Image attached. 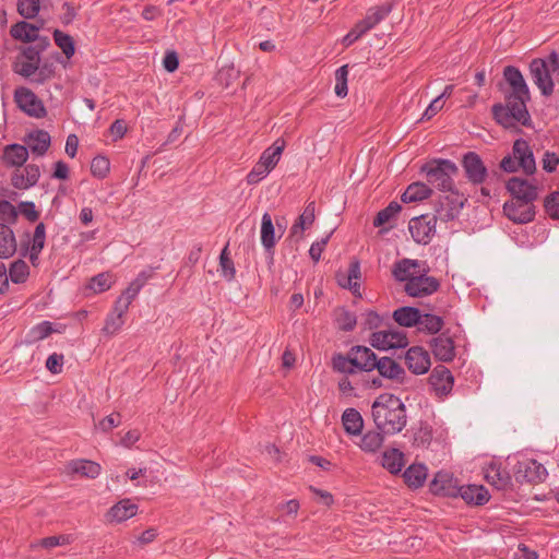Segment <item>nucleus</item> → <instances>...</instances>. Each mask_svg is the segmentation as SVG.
Segmentation results:
<instances>
[{
    "label": "nucleus",
    "mask_w": 559,
    "mask_h": 559,
    "mask_svg": "<svg viewBox=\"0 0 559 559\" xmlns=\"http://www.w3.org/2000/svg\"><path fill=\"white\" fill-rule=\"evenodd\" d=\"M503 78L510 86L506 93V104L492 106V115L498 123L504 128L514 127L516 123L530 126L531 116L526 104L531 99L528 86L521 71L513 66L503 69Z\"/></svg>",
    "instance_id": "obj_1"
},
{
    "label": "nucleus",
    "mask_w": 559,
    "mask_h": 559,
    "mask_svg": "<svg viewBox=\"0 0 559 559\" xmlns=\"http://www.w3.org/2000/svg\"><path fill=\"white\" fill-rule=\"evenodd\" d=\"M371 416L378 430L385 435L401 432L407 423L406 407L399 396L379 395L371 406Z\"/></svg>",
    "instance_id": "obj_2"
},
{
    "label": "nucleus",
    "mask_w": 559,
    "mask_h": 559,
    "mask_svg": "<svg viewBox=\"0 0 559 559\" xmlns=\"http://www.w3.org/2000/svg\"><path fill=\"white\" fill-rule=\"evenodd\" d=\"M377 355L366 346H353L347 354L335 353L332 356V369L344 376L369 374L377 366Z\"/></svg>",
    "instance_id": "obj_3"
},
{
    "label": "nucleus",
    "mask_w": 559,
    "mask_h": 559,
    "mask_svg": "<svg viewBox=\"0 0 559 559\" xmlns=\"http://www.w3.org/2000/svg\"><path fill=\"white\" fill-rule=\"evenodd\" d=\"M420 174H424L429 185L444 192L452 189L454 177L459 174V167L450 159L433 158L420 167Z\"/></svg>",
    "instance_id": "obj_4"
},
{
    "label": "nucleus",
    "mask_w": 559,
    "mask_h": 559,
    "mask_svg": "<svg viewBox=\"0 0 559 559\" xmlns=\"http://www.w3.org/2000/svg\"><path fill=\"white\" fill-rule=\"evenodd\" d=\"M530 73L542 95L550 96L555 86L551 75H559V55L551 51L547 58L533 59L530 62Z\"/></svg>",
    "instance_id": "obj_5"
},
{
    "label": "nucleus",
    "mask_w": 559,
    "mask_h": 559,
    "mask_svg": "<svg viewBox=\"0 0 559 559\" xmlns=\"http://www.w3.org/2000/svg\"><path fill=\"white\" fill-rule=\"evenodd\" d=\"M500 167L507 173H515L522 169L525 175H533L536 171V163L528 142L523 139L515 140L512 154L502 158Z\"/></svg>",
    "instance_id": "obj_6"
},
{
    "label": "nucleus",
    "mask_w": 559,
    "mask_h": 559,
    "mask_svg": "<svg viewBox=\"0 0 559 559\" xmlns=\"http://www.w3.org/2000/svg\"><path fill=\"white\" fill-rule=\"evenodd\" d=\"M513 472L519 483L539 484L548 476V472L542 463L527 456H521L516 461Z\"/></svg>",
    "instance_id": "obj_7"
},
{
    "label": "nucleus",
    "mask_w": 559,
    "mask_h": 559,
    "mask_svg": "<svg viewBox=\"0 0 559 559\" xmlns=\"http://www.w3.org/2000/svg\"><path fill=\"white\" fill-rule=\"evenodd\" d=\"M428 267H423L416 276L404 285V290L409 297L421 298L436 293L440 288V282L433 276L427 275Z\"/></svg>",
    "instance_id": "obj_8"
},
{
    "label": "nucleus",
    "mask_w": 559,
    "mask_h": 559,
    "mask_svg": "<svg viewBox=\"0 0 559 559\" xmlns=\"http://www.w3.org/2000/svg\"><path fill=\"white\" fill-rule=\"evenodd\" d=\"M437 216L431 212L423 213L409 221L408 229L417 243H428L436 233Z\"/></svg>",
    "instance_id": "obj_9"
},
{
    "label": "nucleus",
    "mask_w": 559,
    "mask_h": 559,
    "mask_svg": "<svg viewBox=\"0 0 559 559\" xmlns=\"http://www.w3.org/2000/svg\"><path fill=\"white\" fill-rule=\"evenodd\" d=\"M14 100L16 106L29 117L44 118L47 115L43 102L27 87L15 88Z\"/></svg>",
    "instance_id": "obj_10"
},
{
    "label": "nucleus",
    "mask_w": 559,
    "mask_h": 559,
    "mask_svg": "<svg viewBox=\"0 0 559 559\" xmlns=\"http://www.w3.org/2000/svg\"><path fill=\"white\" fill-rule=\"evenodd\" d=\"M507 189L521 206L531 204L538 198L537 186L525 178H510L507 182Z\"/></svg>",
    "instance_id": "obj_11"
},
{
    "label": "nucleus",
    "mask_w": 559,
    "mask_h": 559,
    "mask_svg": "<svg viewBox=\"0 0 559 559\" xmlns=\"http://www.w3.org/2000/svg\"><path fill=\"white\" fill-rule=\"evenodd\" d=\"M370 343L377 349L388 350L406 347L408 345V340L404 332L390 329L373 332Z\"/></svg>",
    "instance_id": "obj_12"
},
{
    "label": "nucleus",
    "mask_w": 559,
    "mask_h": 559,
    "mask_svg": "<svg viewBox=\"0 0 559 559\" xmlns=\"http://www.w3.org/2000/svg\"><path fill=\"white\" fill-rule=\"evenodd\" d=\"M337 285L344 289H348L355 297H361L360 292V262L358 259H353L349 262L346 271L338 270L335 274Z\"/></svg>",
    "instance_id": "obj_13"
},
{
    "label": "nucleus",
    "mask_w": 559,
    "mask_h": 559,
    "mask_svg": "<svg viewBox=\"0 0 559 559\" xmlns=\"http://www.w3.org/2000/svg\"><path fill=\"white\" fill-rule=\"evenodd\" d=\"M428 380L431 391L439 399L448 396L453 389L454 377L449 368L443 365L436 366Z\"/></svg>",
    "instance_id": "obj_14"
},
{
    "label": "nucleus",
    "mask_w": 559,
    "mask_h": 559,
    "mask_svg": "<svg viewBox=\"0 0 559 559\" xmlns=\"http://www.w3.org/2000/svg\"><path fill=\"white\" fill-rule=\"evenodd\" d=\"M462 167L468 181L474 185H481L488 176L484 162L475 152H467L463 155Z\"/></svg>",
    "instance_id": "obj_15"
},
{
    "label": "nucleus",
    "mask_w": 559,
    "mask_h": 559,
    "mask_svg": "<svg viewBox=\"0 0 559 559\" xmlns=\"http://www.w3.org/2000/svg\"><path fill=\"white\" fill-rule=\"evenodd\" d=\"M429 490L437 496L456 498L460 493V486L452 474L440 471L430 481Z\"/></svg>",
    "instance_id": "obj_16"
},
{
    "label": "nucleus",
    "mask_w": 559,
    "mask_h": 559,
    "mask_svg": "<svg viewBox=\"0 0 559 559\" xmlns=\"http://www.w3.org/2000/svg\"><path fill=\"white\" fill-rule=\"evenodd\" d=\"M484 475L487 483L498 490H507L512 486L511 474L502 462L491 461L484 468Z\"/></svg>",
    "instance_id": "obj_17"
},
{
    "label": "nucleus",
    "mask_w": 559,
    "mask_h": 559,
    "mask_svg": "<svg viewBox=\"0 0 559 559\" xmlns=\"http://www.w3.org/2000/svg\"><path fill=\"white\" fill-rule=\"evenodd\" d=\"M405 364L414 374H425L431 366L429 353L420 346H413L405 354Z\"/></svg>",
    "instance_id": "obj_18"
},
{
    "label": "nucleus",
    "mask_w": 559,
    "mask_h": 559,
    "mask_svg": "<svg viewBox=\"0 0 559 559\" xmlns=\"http://www.w3.org/2000/svg\"><path fill=\"white\" fill-rule=\"evenodd\" d=\"M40 170L37 165L28 164L24 168L16 167L11 175V185L21 190L35 186L39 179Z\"/></svg>",
    "instance_id": "obj_19"
},
{
    "label": "nucleus",
    "mask_w": 559,
    "mask_h": 559,
    "mask_svg": "<svg viewBox=\"0 0 559 559\" xmlns=\"http://www.w3.org/2000/svg\"><path fill=\"white\" fill-rule=\"evenodd\" d=\"M349 376H345L338 381V390L342 394L347 396H357L355 390L357 388H381L383 386L380 378H371L370 374H362L359 379L350 380Z\"/></svg>",
    "instance_id": "obj_20"
},
{
    "label": "nucleus",
    "mask_w": 559,
    "mask_h": 559,
    "mask_svg": "<svg viewBox=\"0 0 559 559\" xmlns=\"http://www.w3.org/2000/svg\"><path fill=\"white\" fill-rule=\"evenodd\" d=\"M374 369L378 370L380 379L393 380L399 383H403L406 377L404 368L390 357H380L377 360Z\"/></svg>",
    "instance_id": "obj_21"
},
{
    "label": "nucleus",
    "mask_w": 559,
    "mask_h": 559,
    "mask_svg": "<svg viewBox=\"0 0 559 559\" xmlns=\"http://www.w3.org/2000/svg\"><path fill=\"white\" fill-rule=\"evenodd\" d=\"M430 347L435 357L443 362L452 361L455 357L453 340L445 333H441L430 341Z\"/></svg>",
    "instance_id": "obj_22"
},
{
    "label": "nucleus",
    "mask_w": 559,
    "mask_h": 559,
    "mask_svg": "<svg viewBox=\"0 0 559 559\" xmlns=\"http://www.w3.org/2000/svg\"><path fill=\"white\" fill-rule=\"evenodd\" d=\"M423 270L418 260L402 259L397 261L392 270V274L397 282L409 283L413 276H416Z\"/></svg>",
    "instance_id": "obj_23"
},
{
    "label": "nucleus",
    "mask_w": 559,
    "mask_h": 559,
    "mask_svg": "<svg viewBox=\"0 0 559 559\" xmlns=\"http://www.w3.org/2000/svg\"><path fill=\"white\" fill-rule=\"evenodd\" d=\"M27 151L43 156L50 146V134L45 130H36L27 134L24 140Z\"/></svg>",
    "instance_id": "obj_24"
},
{
    "label": "nucleus",
    "mask_w": 559,
    "mask_h": 559,
    "mask_svg": "<svg viewBox=\"0 0 559 559\" xmlns=\"http://www.w3.org/2000/svg\"><path fill=\"white\" fill-rule=\"evenodd\" d=\"M461 497L466 503L483 506L489 501L490 495L483 485L460 486Z\"/></svg>",
    "instance_id": "obj_25"
},
{
    "label": "nucleus",
    "mask_w": 559,
    "mask_h": 559,
    "mask_svg": "<svg viewBox=\"0 0 559 559\" xmlns=\"http://www.w3.org/2000/svg\"><path fill=\"white\" fill-rule=\"evenodd\" d=\"M138 504L130 499H122L110 508L108 518L111 522H123L133 518L138 513Z\"/></svg>",
    "instance_id": "obj_26"
},
{
    "label": "nucleus",
    "mask_w": 559,
    "mask_h": 559,
    "mask_svg": "<svg viewBox=\"0 0 559 559\" xmlns=\"http://www.w3.org/2000/svg\"><path fill=\"white\" fill-rule=\"evenodd\" d=\"M28 158V151L25 145L9 144L3 150V163L9 167H22Z\"/></svg>",
    "instance_id": "obj_27"
},
{
    "label": "nucleus",
    "mask_w": 559,
    "mask_h": 559,
    "mask_svg": "<svg viewBox=\"0 0 559 559\" xmlns=\"http://www.w3.org/2000/svg\"><path fill=\"white\" fill-rule=\"evenodd\" d=\"M392 318L401 326L413 328L418 326L421 319V312L416 307L404 306L395 309Z\"/></svg>",
    "instance_id": "obj_28"
},
{
    "label": "nucleus",
    "mask_w": 559,
    "mask_h": 559,
    "mask_svg": "<svg viewBox=\"0 0 559 559\" xmlns=\"http://www.w3.org/2000/svg\"><path fill=\"white\" fill-rule=\"evenodd\" d=\"M41 26L34 25L26 21H20L11 26L10 35L15 40L32 43L38 39V32Z\"/></svg>",
    "instance_id": "obj_29"
},
{
    "label": "nucleus",
    "mask_w": 559,
    "mask_h": 559,
    "mask_svg": "<svg viewBox=\"0 0 559 559\" xmlns=\"http://www.w3.org/2000/svg\"><path fill=\"white\" fill-rule=\"evenodd\" d=\"M432 193V189L427 183L416 181L406 188L401 197V200L404 203H416L429 199Z\"/></svg>",
    "instance_id": "obj_30"
},
{
    "label": "nucleus",
    "mask_w": 559,
    "mask_h": 559,
    "mask_svg": "<svg viewBox=\"0 0 559 559\" xmlns=\"http://www.w3.org/2000/svg\"><path fill=\"white\" fill-rule=\"evenodd\" d=\"M342 425L349 436H359L364 429V418L356 408H346L342 415Z\"/></svg>",
    "instance_id": "obj_31"
},
{
    "label": "nucleus",
    "mask_w": 559,
    "mask_h": 559,
    "mask_svg": "<svg viewBox=\"0 0 559 559\" xmlns=\"http://www.w3.org/2000/svg\"><path fill=\"white\" fill-rule=\"evenodd\" d=\"M283 231L276 237L275 227L269 212H264L261 221V243L266 251H271L278 238H281Z\"/></svg>",
    "instance_id": "obj_32"
},
{
    "label": "nucleus",
    "mask_w": 559,
    "mask_h": 559,
    "mask_svg": "<svg viewBox=\"0 0 559 559\" xmlns=\"http://www.w3.org/2000/svg\"><path fill=\"white\" fill-rule=\"evenodd\" d=\"M381 465L391 474L401 473L405 465L403 452L395 448L385 450L381 456Z\"/></svg>",
    "instance_id": "obj_33"
},
{
    "label": "nucleus",
    "mask_w": 559,
    "mask_h": 559,
    "mask_svg": "<svg viewBox=\"0 0 559 559\" xmlns=\"http://www.w3.org/2000/svg\"><path fill=\"white\" fill-rule=\"evenodd\" d=\"M286 147V141L283 138H278L274 143L263 151L259 160L270 169H273L281 159V155Z\"/></svg>",
    "instance_id": "obj_34"
},
{
    "label": "nucleus",
    "mask_w": 559,
    "mask_h": 559,
    "mask_svg": "<svg viewBox=\"0 0 559 559\" xmlns=\"http://www.w3.org/2000/svg\"><path fill=\"white\" fill-rule=\"evenodd\" d=\"M16 251V240L13 230L0 223V259H8Z\"/></svg>",
    "instance_id": "obj_35"
},
{
    "label": "nucleus",
    "mask_w": 559,
    "mask_h": 559,
    "mask_svg": "<svg viewBox=\"0 0 559 559\" xmlns=\"http://www.w3.org/2000/svg\"><path fill=\"white\" fill-rule=\"evenodd\" d=\"M403 478L408 487L417 489L427 478V468L424 464H412L404 471Z\"/></svg>",
    "instance_id": "obj_36"
},
{
    "label": "nucleus",
    "mask_w": 559,
    "mask_h": 559,
    "mask_svg": "<svg viewBox=\"0 0 559 559\" xmlns=\"http://www.w3.org/2000/svg\"><path fill=\"white\" fill-rule=\"evenodd\" d=\"M68 466L72 473L80 474L92 479L96 478L102 471L98 463L90 460H73Z\"/></svg>",
    "instance_id": "obj_37"
},
{
    "label": "nucleus",
    "mask_w": 559,
    "mask_h": 559,
    "mask_svg": "<svg viewBox=\"0 0 559 559\" xmlns=\"http://www.w3.org/2000/svg\"><path fill=\"white\" fill-rule=\"evenodd\" d=\"M384 435L380 430H368L362 435L359 448L366 453H376L384 442Z\"/></svg>",
    "instance_id": "obj_38"
},
{
    "label": "nucleus",
    "mask_w": 559,
    "mask_h": 559,
    "mask_svg": "<svg viewBox=\"0 0 559 559\" xmlns=\"http://www.w3.org/2000/svg\"><path fill=\"white\" fill-rule=\"evenodd\" d=\"M392 11L391 3H383L381 5L372 7L367 11V14L362 21L368 25L370 29L376 27L381 21H383Z\"/></svg>",
    "instance_id": "obj_39"
},
{
    "label": "nucleus",
    "mask_w": 559,
    "mask_h": 559,
    "mask_svg": "<svg viewBox=\"0 0 559 559\" xmlns=\"http://www.w3.org/2000/svg\"><path fill=\"white\" fill-rule=\"evenodd\" d=\"M443 325L444 321L440 316L421 313V319L417 328L420 332L437 334L442 330Z\"/></svg>",
    "instance_id": "obj_40"
},
{
    "label": "nucleus",
    "mask_w": 559,
    "mask_h": 559,
    "mask_svg": "<svg viewBox=\"0 0 559 559\" xmlns=\"http://www.w3.org/2000/svg\"><path fill=\"white\" fill-rule=\"evenodd\" d=\"M114 284V275L109 272H103L93 276L87 285V288L95 294L107 292Z\"/></svg>",
    "instance_id": "obj_41"
},
{
    "label": "nucleus",
    "mask_w": 559,
    "mask_h": 559,
    "mask_svg": "<svg viewBox=\"0 0 559 559\" xmlns=\"http://www.w3.org/2000/svg\"><path fill=\"white\" fill-rule=\"evenodd\" d=\"M150 275L146 272H141L130 284L129 286L122 292L120 295L121 297H124L130 305L132 301L138 297L139 293L147 282Z\"/></svg>",
    "instance_id": "obj_42"
},
{
    "label": "nucleus",
    "mask_w": 559,
    "mask_h": 559,
    "mask_svg": "<svg viewBox=\"0 0 559 559\" xmlns=\"http://www.w3.org/2000/svg\"><path fill=\"white\" fill-rule=\"evenodd\" d=\"M219 269L221 275L227 282H231L236 277V267L235 263L229 257L228 252V243L223 248L219 254Z\"/></svg>",
    "instance_id": "obj_43"
},
{
    "label": "nucleus",
    "mask_w": 559,
    "mask_h": 559,
    "mask_svg": "<svg viewBox=\"0 0 559 559\" xmlns=\"http://www.w3.org/2000/svg\"><path fill=\"white\" fill-rule=\"evenodd\" d=\"M443 193H445V203H442V207H445V210H461L467 202L465 194L460 192L455 186Z\"/></svg>",
    "instance_id": "obj_44"
},
{
    "label": "nucleus",
    "mask_w": 559,
    "mask_h": 559,
    "mask_svg": "<svg viewBox=\"0 0 559 559\" xmlns=\"http://www.w3.org/2000/svg\"><path fill=\"white\" fill-rule=\"evenodd\" d=\"M335 321L340 330L349 332L355 329L357 318L354 312L343 307L336 310Z\"/></svg>",
    "instance_id": "obj_45"
},
{
    "label": "nucleus",
    "mask_w": 559,
    "mask_h": 559,
    "mask_svg": "<svg viewBox=\"0 0 559 559\" xmlns=\"http://www.w3.org/2000/svg\"><path fill=\"white\" fill-rule=\"evenodd\" d=\"M8 274L14 284H22L29 275V267L25 261L16 260L11 264Z\"/></svg>",
    "instance_id": "obj_46"
},
{
    "label": "nucleus",
    "mask_w": 559,
    "mask_h": 559,
    "mask_svg": "<svg viewBox=\"0 0 559 559\" xmlns=\"http://www.w3.org/2000/svg\"><path fill=\"white\" fill-rule=\"evenodd\" d=\"M53 40L68 59H70L74 55V40L69 34H66L59 29H55Z\"/></svg>",
    "instance_id": "obj_47"
},
{
    "label": "nucleus",
    "mask_w": 559,
    "mask_h": 559,
    "mask_svg": "<svg viewBox=\"0 0 559 559\" xmlns=\"http://www.w3.org/2000/svg\"><path fill=\"white\" fill-rule=\"evenodd\" d=\"M53 332L52 323L43 321L34 325L27 333V342L35 343L48 337Z\"/></svg>",
    "instance_id": "obj_48"
},
{
    "label": "nucleus",
    "mask_w": 559,
    "mask_h": 559,
    "mask_svg": "<svg viewBox=\"0 0 559 559\" xmlns=\"http://www.w3.org/2000/svg\"><path fill=\"white\" fill-rule=\"evenodd\" d=\"M16 10L24 19H34L40 10V0H17Z\"/></svg>",
    "instance_id": "obj_49"
},
{
    "label": "nucleus",
    "mask_w": 559,
    "mask_h": 559,
    "mask_svg": "<svg viewBox=\"0 0 559 559\" xmlns=\"http://www.w3.org/2000/svg\"><path fill=\"white\" fill-rule=\"evenodd\" d=\"M37 70H38V64L27 61V60L21 58L20 56L16 57V60L13 64V71L16 74H19L25 79H29L31 81H32V78H34Z\"/></svg>",
    "instance_id": "obj_50"
},
{
    "label": "nucleus",
    "mask_w": 559,
    "mask_h": 559,
    "mask_svg": "<svg viewBox=\"0 0 559 559\" xmlns=\"http://www.w3.org/2000/svg\"><path fill=\"white\" fill-rule=\"evenodd\" d=\"M432 440V428L425 424L420 425L413 436V443L418 448H428Z\"/></svg>",
    "instance_id": "obj_51"
},
{
    "label": "nucleus",
    "mask_w": 559,
    "mask_h": 559,
    "mask_svg": "<svg viewBox=\"0 0 559 559\" xmlns=\"http://www.w3.org/2000/svg\"><path fill=\"white\" fill-rule=\"evenodd\" d=\"M348 66L344 64L335 71V94L338 97H345L348 93L347 87Z\"/></svg>",
    "instance_id": "obj_52"
},
{
    "label": "nucleus",
    "mask_w": 559,
    "mask_h": 559,
    "mask_svg": "<svg viewBox=\"0 0 559 559\" xmlns=\"http://www.w3.org/2000/svg\"><path fill=\"white\" fill-rule=\"evenodd\" d=\"M397 213L399 212H378V215L373 219V226L381 227L384 226L385 224H389L388 227H383L379 230L380 235L385 234L395 226Z\"/></svg>",
    "instance_id": "obj_53"
},
{
    "label": "nucleus",
    "mask_w": 559,
    "mask_h": 559,
    "mask_svg": "<svg viewBox=\"0 0 559 559\" xmlns=\"http://www.w3.org/2000/svg\"><path fill=\"white\" fill-rule=\"evenodd\" d=\"M110 169V162L105 156H96L91 163V171L95 177L105 178Z\"/></svg>",
    "instance_id": "obj_54"
},
{
    "label": "nucleus",
    "mask_w": 559,
    "mask_h": 559,
    "mask_svg": "<svg viewBox=\"0 0 559 559\" xmlns=\"http://www.w3.org/2000/svg\"><path fill=\"white\" fill-rule=\"evenodd\" d=\"M53 75L55 67L52 63H39L37 72L35 73L34 78H32V83L44 84L46 81L53 78Z\"/></svg>",
    "instance_id": "obj_55"
},
{
    "label": "nucleus",
    "mask_w": 559,
    "mask_h": 559,
    "mask_svg": "<svg viewBox=\"0 0 559 559\" xmlns=\"http://www.w3.org/2000/svg\"><path fill=\"white\" fill-rule=\"evenodd\" d=\"M271 170L272 169H270L260 160H258V163L253 166L251 171L247 175V182L249 185H255L260 182L263 178H265Z\"/></svg>",
    "instance_id": "obj_56"
},
{
    "label": "nucleus",
    "mask_w": 559,
    "mask_h": 559,
    "mask_svg": "<svg viewBox=\"0 0 559 559\" xmlns=\"http://www.w3.org/2000/svg\"><path fill=\"white\" fill-rule=\"evenodd\" d=\"M123 323L124 320L122 317L110 312L106 318L103 332L108 335H114L122 328Z\"/></svg>",
    "instance_id": "obj_57"
},
{
    "label": "nucleus",
    "mask_w": 559,
    "mask_h": 559,
    "mask_svg": "<svg viewBox=\"0 0 559 559\" xmlns=\"http://www.w3.org/2000/svg\"><path fill=\"white\" fill-rule=\"evenodd\" d=\"M535 213L536 212H502V214L506 215L509 221L521 225L533 222L535 218Z\"/></svg>",
    "instance_id": "obj_58"
},
{
    "label": "nucleus",
    "mask_w": 559,
    "mask_h": 559,
    "mask_svg": "<svg viewBox=\"0 0 559 559\" xmlns=\"http://www.w3.org/2000/svg\"><path fill=\"white\" fill-rule=\"evenodd\" d=\"M63 355L53 353L48 356L46 360V368L53 374H58L62 371L63 367Z\"/></svg>",
    "instance_id": "obj_59"
},
{
    "label": "nucleus",
    "mask_w": 559,
    "mask_h": 559,
    "mask_svg": "<svg viewBox=\"0 0 559 559\" xmlns=\"http://www.w3.org/2000/svg\"><path fill=\"white\" fill-rule=\"evenodd\" d=\"M543 169L547 173H554L559 165V157L556 153L546 151L542 159Z\"/></svg>",
    "instance_id": "obj_60"
},
{
    "label": "nucleus",
    "mask_w": 559,
    "mask_h": 559,
    "mask_svg": "<svg viewBox=\"0 0 559 559\" xmlns=\"http://www.w3.org/2000/svg\"><path fill=\"white\" fill-rule=\"evenodd\" d=\"M120 419H121V415L119 413L110 414L99 421L98 428L102 431L107 432V431L111 430L112 428L118 427L121 423Z\"/></svg>",
    "instance_id": "obj_61"
},
{
    "label": "nucleus",
    "mask_w": 559,
    "mask_h": 559,
    "mask_svg": "<svg viewBox=\"0 0 559 559\" xmlns=\"http://www.w3.org/2000/svg\"><path fill=\"white\" fill-rule=\"evenodd\" d=\"M46 240V227L44 223L36 225L31 247L44 249Z\"/></svg>",
    "instance_id": "obj_62"
},
{
    "label": "nucleus",
    "mask_w": 559,
    "mask_h": 559,
    "mask_svg": "<svg viewBox=\"0 0 559 559\" xmlns=\"http://www.w3.org/2000/svg\"><path fill=\"white\" fill-rule=\"evenodd\" d=\"M382 318L376 311H367L364 314L362 325L368 330H376L381 326Z\"/></svg>",
    "instance_id": "obj_63"
},
{
    "label": "nucleus",
    "mask_w": 559,
    "mask_h": 559,
    "mask_svg": "<svg viewBox=\"0 0 559 559\" xmlns=\"http://www.w3.org/2000/svg\"><path fill=\"white\" fill-rule=\"evenodd\" d=\"M329 239H330V236H326V237L322 238L321 240L316 241L311 245V247L309 249V255L313 260L314 263L320 261L321 254H322L325 246L328 245Z\"/></svg>",
    "instance_id": "obj_64"
}]
</instances>
